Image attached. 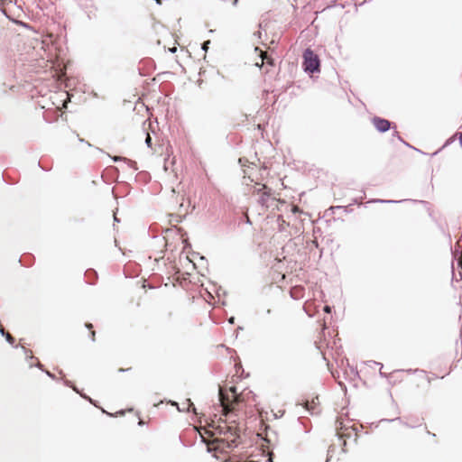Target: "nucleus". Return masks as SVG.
<instances>
[{
  "label": "nucleus",
  "mask_w": 462,
  "mask_h": 462,
  "mask_svg": "<svg viewBox=\"0 0 462 462\" xmlns=\"http://www.w3.org/2000/svg\"><path fill=\"white\" fill-rule=\"evenodd\" d=\"M302 68L306 73L313 74L320 71V60L310 48L303 52Z\"/></svg>",
  "instance_id": "f257e3e1"
},
{
  "label": "nucleus",
  "mask_w": 462,
  "mask_h": 462,
  "mask_svg": "<svg viewBox=\"0 0 462 462\" xmlns=\"http://www.w3.org/2000/svg\"><path fill=\"white\" fill-rule=\"evenodd\" d=\"M49 32V31H32V32L36 35L33 38V42L32 43V47L33 49H40L43 51L50 50L51 47H54L55 40L52 33L44 34L42 32Z\"/></svg>",
  "instance_id": "f03ea898"
},
{
  "label": "nucleus",
  "mask_w": 462,
  "mask_h": 462,
  "mask_svg": "<svg viewBox=\"0 0 462 462\" xmlns=\"http://www.w3.org/2000/svg\"><path fill=\"white\" fill-rule=\"evenodd\" d=\"M372 124L374 128L381 134L386 133L390 129H395V124L388 119L374 116L372 118Z\"/></svg>",
  "instance_id": "7ed1b4c3"
},
{
  "label": "nucleus",
  "mask_w": 462,
  "mask_h": 462,
  "mask_svg": "<svg viewBox=\"0 0 462 462\" xmlns=\"http://www.w3.org/2000/svg\"><path fill=\"white\" fill-rule=\"evenodd\" d=\"M255 34H257V37L261 41V43L263 45H264V46H270V45L277 44L279 40L282 37V33L281 32H275L273 33V36H272L269 43H267L266 42V41L268 40L267 31L258 30V31H256Z\"/></svg>",
  "instance_id": "20e7f679"
},
{
  "label": "nucleus",
  "mask_w": 462,
  "mask_h": 462,
  "mask_svg": "<svg viewBox=\"0 0 462 462\" xmlns=\"http://www.w3.org/2000/svg\"><path fill=\"white\" fill-rule=\"evenodd\" d=\"M169 403L171 406H175L178 409V411L180 412H194L195 413L197 411L194 403L191 402L190 399H187L186 402L181 404V406H180V404L177 402L171 401V400L169 401Z\"/></svg>",
  "instance_id": "39448f33"
},
{
  "label": "nucleus",
  "mask_w": 462,
  "mask_h": 462,
  "mask_svg": "<svg viewBox=\"0 0 462 462\" xmlns=\"http://www.w3.org/2000/svg\"><path fill=\"white\" fill-rule=\"evenodd\" d=\"M256 192L260 194L258 203L263 207H268V201L272 196V189L263 185L262 188L257 189Z\"/></svg>",
  "instance_id": "423d86ee"
},
{
  "label": "nucleus",
  "mask_w": 462,
  "mask_h": 462,
  "mask_svg": "<svg viewBox=\"0 0 462 462\" xmlns=\"http://www.w3.org/2000/svg\"><path fill=\"white\" fill-rule=\"evenodd\" d=\"M303 406L310 413V415H318L320 413L319 402H316L314 399L311 402L306 401Z\"/></svg>",
  "instance_id": "0eeeda50"
},
{
  "label": "nucleus",
  "mask_w": 462,
  "mask_h": 462,
  "mask_svg": "<svg viewBox=\"0 0 462 462\" xmlns=\"http://www.w3.org/2000/svg\"><path fill=\"white\" fill-rule=\"evenodd\" d=\"M111 160L114 162H124L125 163H127V165L132 168L134 171H136L138 170V167H137V163L136 162L133 161V160H130L126 157H122V156H110Z\"/></svg>",
  "instance_id": "6e6552de"
},
{
  "label": "nucleus",
  "mask_w": 462,
  "mask_h": 462,
  "mask_svg": "<svg viewBox=\"0 0 462 462\" xmlns=\"http://www.w3.org/2000/svg\"><path fill=\"white\" fill-rule=\"evenodd\" d=\"M85 278L87 279L86 282L90 284V285H94L97 279H98V274L97 273L96 270L94 269H88L86 272H85Z\"/></svg>",
  "instance_id": "1a4fd4ad"
},
{
  "label": "nucleus",
  "mask_w": 462,
  "mask_h": 462,
  "mask_svg": "<svg viewBox=\"0 0 462 462\" xmlns=\"http://www.w3.org/2000/svg\"><path fill=\"white\" fill-rule=\"evenodd\" d=\"M64 384L68 387L72 388L76 393H79L82 398H84L85 400L88 401L91 404L97 407V402L90 398L89 396H88L87 394L80 393L79 390L76 386H74L72 382L69 380H64Z\"/></svg>",
  "instance_id": "9d476101"
},
{
  "label": "nucleus",
  "mask_w": 462,
  "mask_h": 462,
  "mask_svg": "<svg viewBox=\"0 0 462 462\" xmlns=\"http://www.w3.org/2000/svg\"><path fill=\"white\" fill-rule=\"evenodd\" d=\"M64 384L68 387L72 388L76 393H79L82 398H84L85 400L88 401L91 404L97 407V402L90 398L89 396H88L87 394L80 393L79 390L76 386H74L72 382L69 380H64Z\"/></svg>",
  "instance_id": "9b49d317"
},
{
  "label": "nucleus",
  "mask_w": 462,
  "mask_h": 462,
  "mask_svg": "<svg viewBox=\"0 0 462 462\" xmlns=\"http://www.w3.org/2000/svg\"><path fill=\"white\" fill-rule=\"evenodd\" d=\"M64 384L68 387L72 388L76 393H79L82 398H84L85 400L88 401L91 404L97 407V402L90 398L89 396H88L87 394L80 393L79 390L76 386H74L72 382L69 380H64Z\"/></svg>",
  "instance_id": "f8f14e48"
},
{
  "label": "nucleus",
  "mask_w": 462,
  "mask_h": 462,
  "mask_svg": "<svg viewBox=\"0 0 462 462\" xmlns=\"http://www.w3.org/2000/svg\"><path fill=\"white\" fill-rule=\"evenodd\" d=\"M407 200L408 199L394 200V199H374L369 200L368 202L369 203H381V204H397V203H402V202H404Z\"/></svg>",
  "instance_id": "ddd939ff"
},
{
  "label": "nucleus",
  "mask_w": 462,
  "mask_h": 462,
  "mask_svg": "<svg viewBox=\"0 0 462 462\" xmlns=\"http://www.w3.org/2000/svg\"><path fill=\"white\" fill-rule=\"evenodd\" d=\"M33 256L31 254L23 255L20 257L19 262L22 265L30 266L32 264Z\"/></svg>",
  "instance_id": "4468645a"
},
{
  "label": "nucleus",
  "mask_w": 462,
  "mask_h": 462,
  "mask_svg": "<svg viewBox=\"0 0 462 462\" xmlns=\"http://www.w3.org/2000/svg\"><path fill=\"white\" fill-rule=\"evenodd\" d=\"M260 57L263 62L267 63L270 66H274V60L273 58L268 57L266 53L261 51Z\"/></svg>",
  "instance_id": "2eb2a0df"
},
{
  "label": "nucleus",
  "mask_w": 462,
  "mask_h": 462,
  "mask_svg": "<svg viewBox=\"0 0 462 462\" xmlns=\"http://www.w3.org/2000/svg\"><path fill=\"white\" fill-rule=\"evenodd\" d=\"M214 433L218 435H226V430L224 428V424H218L217 426H212Z\"/></svg>",
  "instance_id": "dca6fc26"
},
{
  "label": "nucleus",
  "mask_w": 462,
  "mask_h": 462,
  "mask_svg": "<svg viewBox=\"0 0 462 462\" xmlns=\"http://www.w3.org/2000/svg\"><path fill=\"white\" fill-rule=\"evenodd\" d=\"M4 337L5 338L6 342L8 344H10L11 346H13L14 348H18L20 346L19 345H15V338L10 334V333H6Z\"/></svg>",
  "instance_id": "f3484780"
},
{
  "label": "nucleus",
  "mask_w": 462,
  "mask_h": 462,
  "mask_svg": "<svg viewBox=\"0 0 462 462\" xmlns=\"http://www.w3.org/2000/svg\"><path fill=\"white\" fill-rule=\"evenodd\" d=\"M85 327L90 330V338L94 342L96 340V332L93 330V325L89 322H86Z\"/></svg>",
  "instance_id": "a211bd4d"
},
{
  "label": "nucleus",
  "mask_w": 462,
  "mask_h": 462,
  "mask_svg": "<svg viewBox=\"0 0 462 462\" xmlns=\"http://www.w3.org/2000/svg\"><path fill=\"white\" fill-rule=\"evenodd\" d=\"M224 428L226 430V435L230 434L232 436L236 435V429L233 426H228L226 423H224Z\"/></svg>",
  "instance_id": "6ab92c4d"
},
{
  "label": "nucleus",
  "mask_w": 462,
  "mask_h": 462,
  "mask_svg": "<svg viewBox=\"0 0 462 462\" xmlns=\"http://www.w3.org/2000/svg\"><path fill=\"white\" fill-rule=\"evenodd\" d=\"M393 130H394V131H393V137H397V139H398L400 142H402V143H404V144H405V145H407V146H410V144H409L408 143H406V142H405V141H404V140L400 136L399 132L396 130V128H395V129H393Z\"/></svg>",
  "instance_id": "aec40b11"
},
{
  "label": "nucleus",
  "mask_w": 462,
  "mask_h": 462,
  "mask_svg": "<svg viewBox=\"0 0 462 462\" xmlns=\"http://www.w3.org/2000/svg\"><path fill=\"white\" fill-rule=\"evenodd\" d=\"M22 349H23V352L24 353L25 356H26V359L29 360V359H32L33 358V356L32 354L31 353L30 350H28L26 347L24 346H21Z\"/></svg>",
  "instance_id": "412c9836"
},
{
  "label": "nucleus",
  "mask_w": 462,
  "mask_h": 462,
  "mask_svg": "<svg viewBox=\"0 0 462 462\" xmlns=\"http://www.w3.org/2000/svg\"><path fill=\"white\" fill-rule=\"evenodd\" d=\"M209 44H210L209 40L203 42L201 43V50L204 51L205 52H207L209 48Z\"/></svg>",
  "instance_id": "4be33fe9"
},
{
  "label": "nucleus",
  "mask_w": 462,
  "mask_h": 462,
  "mask_svg": "<svg viewBox=\"0 0 462 462\" xmlns=\"http://www.w3.org/2000/svg\"><path fill=\"white\" fill-rule=\"evenodd\" d=\"M455 140H456V134H455V135H452L451 137H449V138L445 142V143L443 144L442 148H445V147L448 146V145H449V144H451Z\"/></svg>",
  "instance_id": "5701e85b"
},
{
  "label": "nucleus",
  "mask_w": 462,
  "mask_h": 462,
  "mask_svg": "<svg viewBox=\"0 0 462 462\" xmlns=\"http://www.w3.org/2000/svg\"><path fill=\"white\" fill-rule=\"evenodd\" d=\"M145 144L147 147L152 148V137L149 134L146 135Z\"/></svg>",
  "instance_id": "b1692460"
},
{
  "label": "nucleus",
  "mask_w": 462,
  "mask_h": 462,
  "mask_svg": "<svg viewBox=\"0 0 462 462\" xmlns=\"http://www.w3.org/2000/svg\"><path fill=\"white\" fill-rule=\"evenodd\" d=\"M406 372L409 374L426 373L424 370H420V369H408V370H406Z\"/></svg>",
  "instance_id": "393cba45"
},
{
  "label": "nucleus",
  "mask_w": 462,
  "mask_h": 462,
  "mask_svg": "<svg viewBox=\"0 0 462 462\" xmlns=\"http://www.w3.org/2000/svg\"><path fill=\"white\" fill-rule=\"evenodd\" d=\"M332 309H333V307H331L329 305H325L323 308V310H324V312L330 314L332 312Z\"/></svg>",
  "instance_id": "a878e982"
},
{
  "label": "nucleus",
  "mask_w": 462,
  "mask_h": 462,
  "mask_svg": "<svg viewBox=\"0 0 462 462\" xmlns=\"http://www.w3.org/2000/svg\"><path fill=\"white\" fill-rule=\"evenodd\" d=\"M44 373L52 380H57V377L54 374L51 373L50 371L45 370Z\"/></svg>",
  "instance_id": "bb28decb"
},
{
  "label": "nucleus",
  "mask_w": 462,
  "mask_h": 462,
  "mask_svg": "<svg viewBox=\"0 0 462 462\" xmlns=\"http://www.w3.org/2000/svg\"><path fill=\"white\" fill-rule=\"evenodd\" d=\"M374 364H376V365H380V366H381V368H383V365H382L381 363H376V362H374ZM380 375H381L382 377H387V374H386L385 373L382 372V369H380Z\"/></svg>",
  "instance_id": "cd10ccee"
},
{
  "label": "nucleus",
  "mask_w": 462,
  "mask_h": 462,
  "mask_svg": "<svg viewBox=\"0 0 462 462\" xmlns=\"http://www.w3.org/2000/svg\"><path fill=\"white\" fill-rule=\"evenodd\" d=\"M352 206V204L348 205L347 207H344V206H337L336 207V208H338V209H341L343 208L346 212H349V207Z\"/></svg>",
  "instance_id": "c85d7f7f"
},
{
  "label": "nucleus",
  "mask_w": 462,
  "mask_h": 462,
  "mask_svg": "<svg viewBox=\"0 0 462 462\" xmlns=\"http://www.w3.org/2000/svg\"><path fill=\"white\" fill-rule=\"evenodd\" d=\"M168 51L171 52V53H175L177 51V47L174 45L171 48L168 49Z\"/></svg>",
  "instance_id": "c756f323"
},
{
  "label": "nucleus",
  "mask_w": 462,
  "mask_h": 462,
  "mask_svg": "<svg viewBox=\"0 0 462 462\" xmlns=\"http://www.w3.org/2000/svg\"><path fill=\"white\" fill-rule=\"evenodd\" d=\"M229 391H230L233 394H235V395H236V394H237V393H236V386H231V387L229 388Z\"/></svg>",
  "instance_id": "7c9ffc66"
},
{
  "label": "nucleus",
  "mask_w": 462,
  "mask_h": 462,
  "mask_svg": "<svg viewBox=\"0 0 462 462\" xmlns=\"http://www.w3.org/2000/svg\"><path fill=\"white\" fill-rule=\"evenodd\" d=\"M34 366L38 367L39 369H41V370H42V371H43V372L45 371V370L43 369V365H42L41 363H37L36 365H34Z\"/></svg>",
  "instance_id": "2f4dec72"
},
{
  "label": "nucleus",
  "mask_w": 462,
  "mask_h": 462,
  "mask_svg": "<svg viewBox=\"0 0 462 462\" xmlns=\"http://www.w3.org/2000/svg\"><path fill=\"white\" fill-rule=\"evenodd\" d=\"M7 332L0 326V335L4 337Z\"/></svg>",
  "instance_id": "473e14b6"
},
{
  "label": "nucleus",
  "mask_w": 462,
  "mask_h": 462,
  "mask_svg": "<svg viewBox=\"0 0 462 462\" xmlns=\"http://www.w3.org/2000/svg\"><path fill=\"white\" fill-rule=\"evenodd\" d=\"M338 384L341 386V388L344 390V391H346V386L345 383L339 382Z\"/></svg>",
  "instance_id": "72a5a7b5"
},
{
  "label": "nucleus",
  "mask_w": 462,
  "mask_h": 462,
  "mask_svg": "<svg viewBox=\"0 0 462 462\" xmlns=\"http://www.w3.org/2000/svg\"><path fill=\"white\" fill-rule=\"evenodd\" d=\"M235 319H236L235 317H231V318L228 319V322L230 324H234L235 323Z\"/></svg>",
  "instance_id": "f704fd0d"
},
{
  "label": "nucleus",
  "mask_w": 462,
  "mask_h": 462,
  "mask_svg": "<svg viewBox=\"0 0 462 462\" xmlns=\"http://www.w3.org/2000/svg\"><path fill=\"white\" fill-rule=\"evenodd\" d=\"M458 141H459L460 146L462 147V133L459 134Z\"/></svg>",
  "instance_id": "c9c22d12"
},
{
  "label": "nucleus",
  "mask_w": 462,
  "mask_h": 462,
  "mask_svg": "<svg viewBox=\"0 0 462 462\" xmlns=\"http://www.w3.org/2000/svg\"><path fill=\"white\" fill-rule=\"evenodd\" d=\"M101 411H102V412H103V413H106V414H107V415H108V416H110V417H113V416H114L113 414L108 413L107 411H106L104 409H101Z\"/></svg>",
  "instance_id": "e433bc0d"
},
{
  "label": "nucleus",
  "mask_w": 462,
  "mask_h": 462,
  "mask_svg": "<svg viewBox=\"0 0 462 462\" xmlns=\"http://www.w3.org/2000/svg\"><path fill=\"white\" fill-rule=\"evenodd\" d=\"M236 440H232V443L228 445L229 448H232L233 446H236Z\"/></svg>",
  "instance_id": "4c0bfd02"
},
{
  "label": "nucleus",
  "mask_w": 462,
  "mask_h": 462,
  "mask_svg": "<svg viewBox=\"0 0 462 462\" xmlns=\"http://www.w3.org/2000/svg\"><path fill=\"white\" fill-rule=\"evenodd\" d=\"M291 296L292 299H298L299 298V296L294 295V293L292 291H291Z\"/></svg>",
  "instance_id": "58836bf2"
},
{
  "label": "nucleus",
  "mask_w": 462,
  "mask_h": 462,
  "mask_svg": "<svg viewBox=\"0 0 462 462\" xmlns=\"http://www.w3.org/2000/svg\"><path fill=\"white\" fill-rule=\"evenodd\" d=\"M394 420H401V418H400V417H397V418H395V419L387 420V421H394Z\"/></svg>",
  "instance_id": "ea45409f"
},
{
  "label": "nucleus",
  "mask_w": 462,
  "mask_h": 462,
  "mask_svg": "<svg viewBox=\"0 0 462 462\" xmlns=\"http://www.w3.org/2000/svg\"><path fill=\"white\" fill-rule=\"evenodd\" d=\"M312 244L315 245V247H319V244L316 240H313Z\"/></svg>",
  "instance_id": "a19ab883"
},
{
  "label": "nucleus",
  "mask_w": 462,
  "mask_h": 462,
  "mask_svg": "<svg viewBox=\"0 0 462 462\" xmlns=\"http://www.w3.org/2000/svg\"><path fill=\"white\" fill-rule=\"evenodd\" d=\"M130 369H131V368H128V369L120 368L118 371H119L120 373H122V372H125V371H128V370H130Z\"/></svg>",
  "instance_id": "79ce46f5"
},
{
  "label": "nucleus",
  "mask_w": 462,
  "mask_h": 462,
  "mask_svg": "<svg viewBox=\"0 0 462 462\" xmlns=\"http://www.w3.org/2000/svg\"><path fill=\"white\" fill-rule=\"evenodd\" d=\"M414 202H419V203H426V201L424 200H413Z\"/></svg>",
  "instance_id": "37998d69"
},
{
  "label": "nucleus",
  "mask_w": 462,
  "mask_h": 462,
  "mask_svg": "<svg viewBox=\"0 0 462 462\" xmlns=\"http://www.w3.org/2000/svg\"><path fill=\"white\" fill-rule=\"evenodd\" d=\"M138 69H139V74H140V76H145V75H146V74H144V73H142V72H141L140 68H138Z\"/></svg>",
  "instance_id": "c03bdc74"
},
{
  "label": "nucleus",
  "mask_w": 462,
  "mask_h": 462,
  "mask_svg": "<svg viewBox=\"0 0 462 462\" xmlns=\"http://www.w3.org/2000/svg\"><path fill=\"white\" fill-rule=\"evenodd\" d=\"M114 221L115 222H119L120 220L116 217V216L114 217Z\"/></svg>",
  "instance_id": "a18cd8bd"
},
{
  "label": "nucleus",
  "mask_w": 462,
  "mask_h": 462,
  "mask_svg": "<svg viewBox=\"0 0 462 462\" xmlns=\"http://www.w3.org/2000/svg\"><path fill=\"white\" fill-rule=\"evenodd\" d=\"M271 313H272V310H271L270 309H268V310H266V314L270 315Z\"/></svg>",
  "instance_id": "49530a36"
},
{
  "label": "nucleus",
  "mask_w": 462,
  "mask_h": 462,
  "mask_svg": "<svg viewBox=\"0 0 462 462\" xmlns=\"http://www.w3.org/2000/svg\"><path fill=\"white\" fill-rule=\"evenodd\" d=\"M427 432H428V434H430V436H433V437H435V436H436L434 433H431V432H430V431H429V430H428Z\"/></svg>",
  "instance_id": "de8ad7c7"
},
{
  "label": "nucleus",
  "mask_w": 462,
  "mask_h": 462,
  "mask_svg": "<svg viewBox=\"0 0 462 462\" xmlns=\"http://www.w3.org/2000/svg\"><path fill=\"white\" fill-rule=\"evenodd\" d=\"M201 441L204 442L205 444H207L206 440H205V438L201 436Z\"/></svg>",
  "instance_id": "09e8293b"
},
{
  "label": "nucleus",
  "mask_w": 462,
  "mask_h": 462,
  "mask_svg": "<svg viewBox=\"0 0 462 462\" xmlns=\"http://www.w3.org/2000/svg\"><path fill=\"white\" fill-rule=\"evenodd\" d=\"M138 424L142 426L143 424V421L142 420H139Z\"/></svg>",
  "instance_id": "8fccbe9b"
},
{
  "label": "nucleus",
  "mask_w": 462,
  "mask_h": 462,
  "mask_svg": "<svg viewBox=\"0 0 462 462\" xmlns=\"http://www.w3.org/2000/svg\"><path fill=\"white\" fill-rule=\"evenodd\" d=\"M207 450H208V452H211V449L209 448L208 444H207Z\"/></svg>",
  "instance_id": "3c124183"
},
{
  "label": "nucleus",
  "mask_w": 462,
  "mask_h": 462,
  "mask_svg": "<svg viewBox=\"0 0 462 462\" xmlns=\"http://www.w3.org/2000/svg\"><path fill=\"white\" fill-rule=\"evenodd\" d=\"M246 223H247V224H251V220H250V218H249V217H247Z\"/></svg>",
  "instance_id": "603ef678"
},
{
  "label": "nucleus",
  "mask_w": 462,
  "mask_h": 462,
  "mask_svg": "<svg viewBox=\"0 0 462 462\" xmlns=\"http://www.w3.org/2000/svg\"><path fill=\"white\" fill-rule=\"evenodd\" d=\"M237 329H238V331H241L243 329V328L242 327H238Z\"/></svg>",
  "instance_id": "864d4df0"
},
{
  "label": "nucleus",
  "mask_w": 462,
  "mask_h": 462,
  "mask_svg": "<svg viewBox=\"0 0 462 462\" xmlns=\"http://www.w3.org/2000/svg\"><path fill=\"white\" fill-rule=\"evenodd\" d=\"M118 413H119V414H124V413H125V411H120Z\"/></svg>",
  "instance_id": "5fc2aeb1"
},
{
  "label": "nucleus",
  "mask_w": 462,
  "mask_h": 462,
  "mask_svg": "<svg viewBox=\"0 0 462 462\" xmlns=\"http://www.w3.org/2000/svg\"><path fill=\"white\" fill-rule=\"evenodd\" d=\"M353 203H357V199H355L353 200Z\"/></svg>",
  "instance_id": "6e6d98bb"
}]
</instances>
